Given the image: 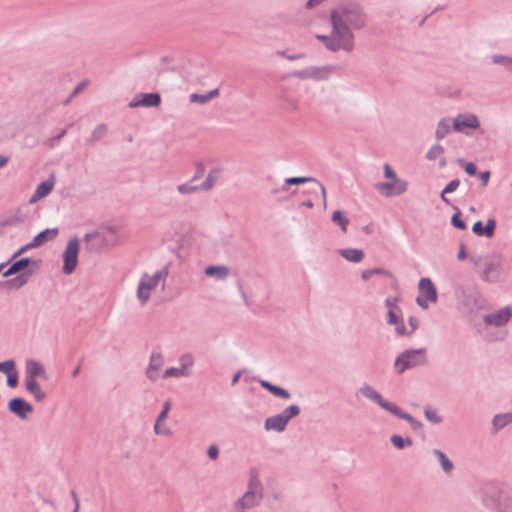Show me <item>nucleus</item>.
<instances>
[{
  "mask_svg": "<svg viewBox=\"0 0 512 512\" xmlns=\"http://www.w3.org/2000/svg\"><path fill=\"white\" fill-rule=\"evenodd\" d=\"M332 32L330 35H318L317 38L332 52L354 49V34L352 29L360 30L365 27L367 15L362 6L355 2H346L331 11Z\"/></svg>",
  "mask_w": 512,
  "mask_h": 512,
  "instance_id": "f257e3e1",
  "label": "nucleus"
},
{
  "mask_svg": "<svg viewBox=\"0 0 512 512\" xmlns=\"http://www.w3.org/2000/svg\"><path fill=\"white\" fill-rule=\"evenodd\" d=\"M426 348L406 349L395 359L394 365L398 374L406 370L426 365L428 360Z\"/></svg>",
  "mask_w": 512,
  "mask_h": 512,
  "instance_id": "f03ea898",
  "label": "nucleus"
},
{
  "mask_svg": "<svg viewBox=\"0 0 512 512\" xmlns=\"http://www.w3.org/2000/svg\"><path fill=\"white\" fill-rule=\"evenodd\" d=\"M480 279L489 284L503 283L508 275L503 270V260L498 254H491L490 259L485 263L479 272Z\"/></svg>",
  "mask_w": 512,
  "mask_h": 512,
  "instance_id": "7ed1b4c3",
  "label": "nucleus"
},
{
  "mask_svg": "<svg viewBox=\"0 0 512 512\" xmlns=\"http://www.w3.org/2000/svg\"><path fill=\"white\" fill-rule=\"evenodd\" d=\"M115 232V228H109L105 233L98 231L86 233L83 239L86 251L90 253H99L105 246L114 245L115 240L110 238V234H114Z\"/></svg>",
  "mask_w": 512,
  "mask_h": 512,
  "instance_id": "20e7f679",
  "label": "nucleus"
},
{
  "mask_svg": "<svg viewBox=\"0 0 512 512\" xmlns=\"http://www.w3.org/2000/svg\"><path fill=\"white\" fill-rule=\"evenodd\" d=\"M331 65L310 66L302 70L294 71L291 75L295 78L306 80L312 79L316 81L327 80L334 71Z\"/></svg>",
  "mask_w": 512,
  "mask_h": 512,
  "instance_id": "39448f33",
  "label": "nucleus"
},
{
  "mask_svg": "<svg viewBox=\"0 0 512 512\" xmlns=\"http://www.w3.org/2000/svg\"><path fill=\"white\" fill-rule=\"evenodd\" d=\"M79 255V240L74 237L68 241V244L63 252V267L62 271L66 275L72 274L78 264Z\"/></svg>",
  "mask_w": 512,
  "mask_h": 512,
  "instance_id": "423d86ee",
  "label": "nucleus"
},
{
  "mask_svg": "<svg viewBox=\"0 0 512 512\" xmlns=\"http://www.w3.org/2000/svg\"><path fill=\"white\" fill-rule=\"evenodd\" d=\"M418 289L420 295L416 298V303L421 308H428L427 301H431L436 303L438 300V294L436 287L434 286L432 280L430 278H421L418 283Z\"/></svg>",
  "mask_w": 512,
  "mask_h": 512,
  "instance_id": "0eeeda50",
  "label": "nucleus"
},
{
  "mask_svg": "<svg viewBox=\"0 0 512 512\" xmlns=\"http://www.w3.org/2000/svg\"><path fill=\"white\" fill-rule=\"evenodd\" d=\"M407 188L408 182L400 178L375 184V189L384 197L402 195L407 191Z\"/></svg>",
  "mask_w": 512,
  "mask_h": 512,
  "instance_id": "6e6552de",
  "label": "nucleus"
},
{
  "mask_svg": "<svg viewBox=\"0 0 512 512\" xmlns=\"http://www.w3.org/2000/svg\"><path fill=\"white\" fill-rule=\"evenodd\" d=\"M358 393H360L365 398L371 400L372 402L378 404L382 409L388 412H391V410L395 406V403L389 402L388 400L384 399L382 395L369 384H363L359 388Z\"/></svg>",
  "mask_w": 512,
  "mask_h": 512,
  "instance_id": "1a4fd4ad",
  "label": "nucleus"
},
{
  "mask_svg": "<svg viewBox=\"0 0 512 512\" xmlns=\"http://www.w3.org/2000/svg\"><path fill=\"white\" fill-rule=\"evenodd\" d=\"M480 127V121L475 114H459L453 119V130L465 133V129H477Z\"/></svg>",
  "mask_w": 512,
  "mask_h": 512,
  "instance_id": "9d476101",
  "label": "nucleus"
},
{
  "mask_svg": "<svg viewBox=\"0 0 512 512\" xmlns=\"http://www.w3.org/2000/svg\"><path fill=\"white\" fill-rule=\"evenodd\" d=\"M308 182H312L316 186V188L320 189L322 198H323V204H324V206H326V188L324 187V185L321 182H319L314 177L301 176V177L286 178L281 187V191L287 192L289 190V186L300 185V184H304V183H308Z\"/></svg>",
  "mask_w": 512,
  "mask_h": 512,
  "instance_id": "9b49d317",
  "label": "nucleus"
},
{
  "mask_svg": "<svg viewBox=\"0 0 512 512\" xmlns=\"http://www.w3.org/2000/svg\"><path fill=\"white\" fill-rule=\"evenodd\" d=\"M512 317V307L505 306L495 313L484 316V323L489 326L501 327L508 323Z\"/></svg>",
  "mask_w": 512,
  "mask_h": 512,
  "instance_id": "f8f14e48",
  "label": "nucleus"
},
{
  "mask_svg": "<svg viewBox=\"0 0 512 512\" xmlns=\"http://www.w3.org/2000/svg\"><path fill=\"white\" fill-rule=\"evenodd\" d=\"M161 103V96L157 92L141 93L136 96L128 106L130 108L136 107H157Z\"/></svg>",
  "mask_w": 512,
  "mask_h": 512,
  "instance_id": "ddd939ff",
  "label": "nucleus"
},
{
  "mask_svg": "<svg viewBox=\"0 0 512 512\" xmlns=\"http://www.w3.org/2000/svg\"><path fill=\"white\" fill-rule=\"evenodd\" d=\"M482 501L486 507L495 512H499V508L504 505V498L501 500V492L496 487L485 488Z\"/></svg>",
  "mask_w": 512,
  "mask_h": 512,
  "instance_id": "4468645a",
  "label": "nucleus"
},
{
  "mask_svg": "<svg viewBox=\"0 0 512 512\" xmlns=\"http://www.w3.org/2000/svg\"><path fill=\"white\" fill-rule=\"evenodd\" d=\"M8 409L22 420L27 419L29 414L32 413V405H30L24 399L18 397L9 401Z\"/></svg>",
  "mask_w": 512,
  "mask_h": 512,
  "instance_id": "2eb2a0df",
  "label": "nucleus"
},
{
  "mask_svg": "<svg viewBox=\"0 0 512 512\" xmlns=\"http://www.w3.org/2000/svg\"><path fill=\"white\" fill-rule=\"evenodd\" d=\"M263 499V494L254 493V491H246L242 497L236 500L233 505L245 510L257 507Z\"/></svg>",
  "mask_w": 512,
  "mask_h": 512,
  "instance_id": "dca6fc26",
  "label": "nucleus"
},
{
  "mask_svg": "<svg viewBox=\"0 0 512 512\" xmlns=\"http://www.w3.org/2000/svg\"><path fill=\"white\" fill-rule=\"evenodd\" d=\"M163 356L159 352H153L150 356V362L146 369V376L149 380L155 382L159 379V371L163 366Z\"/></svg>",
  "mask_w": 512,
  "mask_h": 512,
  "instance_id": "f3484780",
  "label": "nucleus"
},
{
  "mask_svg": "<svg viewBox=\"0 0 512 512\" xmlns=\"http://www.w3.org/2000/svg\"><path fill=\"white\" fill-rule=\"evenodd\" d=\"M56 183L54 174H51L45 181L40 183L34 192V202L44 198L51 193Z\"/></svg>",
  "mask_w": 512,
  "mask_h": 512,
  "instance_id": "a211bd4d",
  "label": "nucleus"
},
{
  "mask_svg": "<svg viewBox=\"0 0 512 512\" xmlns=\"http://www.w3.org/2000/svg\"><path fill=\"white\" fill-rule=\"evenodd\" d=\"M171 409V402L167 400L163 404L162 411L159 413L155 425H154V432L157 435H165L170 436L172 434L171 430L169 428L160 429V423H162L168 416V413Z\"/></svg>",
  "mask_w": 512,
  "mask_h": 512,
  "instance_id": "6ab92c4d",
  "label": "nucleus"
},
{
  "mask_svg": "<svg viewBox=\"0 0 512 512\" xmlns=\"http://www.w3.org/2000/svg\"><path fill=\"white\" fill-rule=\"evenodd\" d=\"M257 381L262 388L269 391L275 397L285 399V400L290 399L291 394L288 390H286L280 386H277V385H275L267 380H264V379H258Z\"/></svg>",
  "mask_w": 512,
  "mask_h": 512,
  "instance_id": "aec40b11",
  "label": "nucleus"
},
{
  "mask_svg": "<svg viewBox=\"0 0 512 512\" xmlns=\"http://www.w3.org/2000/svg\"><path fill=\"white\" fill-rule=\"evenodd\" d=\"M392 415L400 418V419H403L405 421H407L411 428L414 430V431H419L420 429H422L423 427V424L417 420L416 418H414L411 414L403 411L399 406H397L395 404V406L393 407V409L391 410L390 412Z\"/></svg>",
  "mask_w": 512,
  "mask_h": 512,
  "instance_id": "412c9836",
  "label": "nucleus"
},
{
  "mask_svg": "<svg viewBox=\"0 0 512 512\" xmlns=\"http://www.w3.org/2000/svg\"><path fill=\"white\" fill-rule=\"evenodd\" d=\"M286 424L279 414L266 418L264 428L267 431L283 432L286 429Z\"/></svg>",
  "mask_w": 512,
  "mask_h": 512,
  "instance_id": "4be33fe9",
  "label": "nucleus"
},
{
  "mask_svg": "<svg viewBox=\"0 0 512 512\" xmlns=\"http://www.w3.org/2000/svg\"><path fill=\"white\" fill-rule=\"evenodd\" d=\"M59 231L58 228H48L40 233H38L36 236H34L33 245L35 247H39L43 245L44 243L54 239L58 235Z\"/></svg>",
  "mask_w": 512,
  "mask_h": 512,
  "instance_id": "5701e85b",
  "label": "nucleus"
},
{
  "mask_svg": "<svg viewBox=\"0 0 512 512\" xmlns=\"http://www.w3.org/2000/svg\"><path fill=\"white\" fill-rule=\"evenodd\" d=\"M453 130V119L442 118L436 127L435 138L440 141Z\"/></svg>",
  "mask_w": 512,
  "mask_h": 512,
  "instance_id": "b1692460",
  "label": "nucleus"
},
{
  "mask_svg": "<svg viewBox=\"0 0 512 512\" xmlns=\"http://www.w3.org/2000/svg\"><path fill=\"white\" fill-rule=\"evenodd\" d=\"M108 133V126L104 123L97 125L91 135L87 138L86 143L89 146H94L98 141L103 139Z\"/></svg>",
  "mask_w": 512,
  "mask_h": 512,
  "instance_id": "393cba45",
  "label": "nucleus"
},
{
  "mask_svg": "<svg viewBox=\"0 0 512 512\" xmlns=\"http://www.w3.org/2000/svg\"><path fill=\"white\" fill-rule=\"evenodd\" d=\"M221 173H222V169L220 167L212 168L209 171L206 179L200 185V188H202L203 191L211 190L214 187V185L216 184V182L218 181Z\"/></svg>",
  "mask_w": 512,
  "mask_h": 512,
  "instance_id": "a878e982",
  "label": "nucleus"
},
{
  "mask_svg": "<svg viewBox=\"0 0 512 512\" xmlns=\"http://www.w3.org/2000/svg\"><path fill=\"white\" fill-rule=\"evenodd\" d=\"M168 275L167 268L156 271L151 277L148 274H144L142 278H145L146 286L148 290L156 288L160 280H165Z\"/></svg>",
  "mask_w": 512,
  "mask_h": 512,
  "instance_id": "bb28decb",
  "label": "nucleus"
},
{
  "mask_svg": "<svg viewBox=\"0 0 512 512\" xmlns=\"http://www.w3.org/2000/svg\"><path fill=\"white\" fill-rule=\"evenodd\" d=\"M339 254L349 262L359 263L364 258V252L361 249L346 248L339 250Z\"/></svg>",
  "mask_w": 512,
  "mask_h": 512,
  "instance_id": "cd10ccee",
  "label": "nucleus"
},
{
  "mask_svg": "<svg viewBox=\"0 0 512 512\" xmlns=\"http://www.w3.org/2000/svg\"><path fill=\"white\" fill-rule=\"evenodd\" d=\"M408 323L410 326V330H407L404 323H400V325H398L395 328L396 333L401 336H411L418 329L419 321L416 317L410 316L408 319Z\"/></svg>",
  "mask_w": 512,
  "mask_h": 512,
  "instance_id": "c85d7f7f",
  "label": "nucleus"
},
{
  "mask_svg": "<svg viewBox=\"0 0 512 512\" xmlns=\"http://www.w3.org/2000/svg\"><path fill=\"white\" fill-rule=\"evenodd\" d=\"M30 263L29 258H21L15 262H13L10 267L3 273L4 277H8L13 274H18L24 271Z\"/></svg>",
  "mask_w": 512,
  "mask_h": 512,
  "instance_id": "c756f323",
  "label": "nucleus"
},
{
  "mask_svg": "<svg viewBox=\"0 0 512 512\" xmlns=\"http://www.w3.org/2000/svg\"><path fill=\"white\" fill-rule=\"evenodd\" d=\"M247 491H254V493L263 494L262 484L256 469H251L250 471Z\"/></svg>",
  "mask_w": 512,
  "mask_h": 512,
  "instance_id": "7c9ffc66",
  "label": "nucleus"
},
{
  "mask_svg": "<svg viewBox=\"0 0 512 512\" xmlns=\"http://www.w3.org/2000/svg\"><path fill=\"white\" fill-rule=\"evenodd\" d=\"M205 274L209 277L216 276L219 279H225L229 274V269L224 265L208 266L205 269Z\"/></svg>",
  "mask_w": 512,
  "mask_h": 512,
  "instance_id": "2f4dec72",
  "label": "nucleus"
},
{
  "mask_svg": "<svg viewBox=\"0 0 512 512\" xmlns=\"http://www.w3.org/2000/svg\"><path fill=\"white\" fill-rule=\"evenodd\" d=\"M433 454L438 458L443 471L449 474L454 468L452 461L440 449H434Z\"/></svg>",
  "mask_w": 512,
  "mask_h": 512,
  "instance_id": "473e14b6",
  "label": "nucleus"
},
{
  "mask_svg": "<svg viewBox=\"0 0 512 512\" xmlns=\"http://www.w3.org/2000/svg\"><path fill=\"white\" fill-rule=\"evenodd\" d=\"M300 413H301L300 407L296 404H292V405L287 406L281 413H279V415L281 416V418L284 420L285 424L287 425L291 419L299 416Z\"/></svg>",
  "mask_w": 512,
  "mask_h": 512,
  "instance_id": "72a5a7b5",
  "label": "nucleus"
},
{
  "mask_svg": "<svg viewBox=\"0 0 512 512\" xmlns=\"http://www.w3.org/2000/svg\"><path fill=\"white\" fill-rule=\"evenodd\" d=\"M509 423H512V421L509 418L508 413L495 415L492 420V427L494 432H498L499 430L507 426Z\"/></svg>",
  "mask_w": 512,
  "mask_h": 512,
  "instance_id": "f704fd0d",
  "label": "nucleus"
},
{
  "mask_svg": "<svg viewBox=\"0 0 512 512\" xmlns=\"http://www.w3.org/2000/svg\"><path fill=\"white\" fill-rule=\"evenodd\" d=\"M331 220L334 224L338 225L342 232L347 231V226L349 225V219L343 214L342 211L336 210L333 212Z\"/></svg>",
  "mask_w": 512,
  "mask_h": 512,
  "instance_id": "c9c22d12",
  "label": "nucleus"
},
{
  "mask_svg": "<svg viewBox=\"0 0 512 512\" xmlns=\"http://www.w3.org/2000/svg\"><path fill=\"white\" fill-rule=\"evenodd\" d=\"M390 441L393 446L399 450H402L406 447L412 446L413 440L410 437L403 438L398 434H394L390 437Z\"/></svg>",
  "mask_w": 512,
  "mask_h": 512,
  "instance_id": "e433bc0d",
  "label": "nucleus"
},
{
  "mask_svg": "<svg viewBox=\"0 0 512 512\" xmlns=\"http://www.w3.org/2000/svg\"><path fill=\"white\" fill-rule=\"evenodd\" d=\"M150 291L145 283V278H141L137 288V298L141 304H145L150 298Z\"/></svg>",
  "mask_w": 512,
  "mask_h": 512,
  "instance_id": "4c0bfd02",
  "label": "nucleus"
},
{
  "mask_svg": "<svg viewBox=\"0 0 512 512\" xmlns=\"http://www.w3.org/2000/svg\"><path fill=\"white\" fill-rule=\"evenodd\" d=\"M374 275L391 276V273L388 270H385L380 267H376V268L364 270L361 274V278L364 281H368Z\"/></svg>",
  "mask_w": 512,
  "mask_h": 512,
  "instance_id": "58836bf2",
  "label": "nucleus"
},
{
  "mask_svg": "<svg viewBox=\"0 0 512 512\" xmlns=\"http://www.w3.org/2000/svg\"><path fill=\"white\" fill-rule=\"evenodd\" d=\"M386 322L388 325H394L395 328L400 325V323H404L402 319V311L399 312L398 310H388L387 311V318Z\"/></svg>",
  "mask_w": 512,
  "mask_h": 512,
  "instance_id": "ea45409f",
  "label": "nucleus"
},
{
  "mask_svg": "<svg viewBox=\"0 0 512 512\" xmlns=\"http://www.w3.org/2000/svg\"><path fill=\"white\" fill-rule=\"evenodd\" d=\"M492 62L497 65H502L512 72V57L496 54L492 56Z\"/></svg>",
  "mask_w": 512,
  "mask_h": 512,
  "instance_id": "a19ab883",
  "label": "nucleus"
},
{
  "mask_svg": "<svg viewBox=\"0 0 512 512\" xmlns=\"http://www.w3.org/2000/svg\"><path fill=\"white\" fill-rule=\"evenodd\" d=\"M491 254L485 255H473L470 256L469 260L479 272L483 269L485 263L490 259Z\"/></svg>",
  "mask_w": 512,
  "mask_h": 512,
  "instance_id": "79ce46f5",
  "label": "nucleus"
},
{
  "mask_svg": "<svg viewBox=\"0 0 512 512\" xmlns=\"http://www.w3.org/2000/svg\"><path fill=\"white\" fill-rule=\"evenodd\" d=\"M453 209L455 210V213L451 217V224L460 230H465L467 228V225L465 221L461 218V212L458 207L453 206Z\"/></svg>",
  "mask_w": 512,
  "mask_h": 512,
  "instance_id": "37998d69",
  "label": "nucleus"
},
{
  "mask_svg": "<svg viewBox=\"0 0 512 512\" xmlns=\"http://www.w3.org/2000/svg\"><path fill=\"white\" fill-rule=\"evenodd\" d=\"M189 375H190V372L184 371L181 367H170L165 370L163 377L164 378L187 377Z\"/></svg>",
  "mask_w": 512,
  "mask_h": 512,
  "instance_id": "c03bdc74",
  "label": "nucleus"
},
{
  "mask_svg": "<svg viewBox=\"0 0 512 512\" xmlns=\"http://www.w3.org/2000/svg\"><path fill=\"white\" fill-rule=\"evenodd\" d=\"M28 279H29V275L22 273V274H18L16 277L10 279L8 281V284L11 288L18 289V288L22 287L24 284H26L28 282Z\"/></svg>",
  "mask_w": 512,
  "mask_h": 512,
  "instance_id": "a18cd8bd",
  "label": "nucleus"
},
{
  "mask_svg": "<svg viewBox=\"0 0 512 512\" xmlns=\"http://www.w3.org/2000/svg\"><path fill=\"white\" fill-rule=\"evenodd\" d=\"M192 182L189 183H183L177 186V191L180 194L186 195V194H193L198 191H203L202 188H200V185H192Z\"/></svg>",
  "mask_w": 512,
  "mask_h": 512,
  "instance_id": "49530a36",
  "label": "nucleus"
},
{
  "mask_svg": "<svg viewBox=\"0 0 512 512\" xmlns=\"http://www.w3.org/2000/svg\"><path fill=\"white\" fill-rule=\"evenodd\" d=\"M444 153V147L440 144H434L430 147L428 152L426 153V158L430 161H433L440 156H442Z\"/></svg>",
  "mask_w": 512,
  "mask_h": 512,
  "instance_id": "de8ad7c7",
  "label": "nucleus"
},
{
  "mask_svg": "<svg viewBox=\"0 0 512 512\" xmlns=\"http://www.w3.org/2000/svg\"><path fill=\"white\" fill-rule=\"evenodd\" d=\"M179 363H180V367L184 371H189V369L194 364V357H193V355L191 353H185V354L180 356Z\"/></svg>",
  "mask_w": 512,
  "mask_h": 512,
  "instance_id": "09e8293b",
  "label": "nucleus"
},
{
  "mask_svg": "<svg viewBox=\"0 0 512 512\" xmlns=\"http://www.w3.org/2000/svg\"><path fill=\"white\" fill-rule=\"evenodd\" d=\"M424 415L426 419L433 424H438L442 422V417L439 416L438 413L435 410L431 409L430 407H425Z\"/></svg>",
  "mask_w": 512,
  "mask_h": 512,
  "instance_id": "8fccbe9b",
  "label": "nucleus"
},
{
  "mask_svg": "<svg viewBox=\"0 0 512 512\" xmlns=\"http://www.w3.org/2000/svg\"><path fill=\"white\" fill-rule=\"evenodd\" d=\"M25 387L27 391L32 392V360L26 361Z\"/></svg>",
  "mask_w": 512,
  "mask_h": 512,
  "instance_id": "3c124183",
  "label": "nucleus"
},
{
  "mask_svg": "<svg viewBox=\"0 0 512 512\" xmlns=\"http://www.w3.org/2000/svg\"><path fill=\"white\" fill-rule=\"evenodd\" d=\"M205 165L202 162H196L195 164V173L193 177L191 178L190 182H195L199 179H201L205 174Z\"/></svg>",
  "mask_w": 512,
  "mask_h": 512,
  "instance_id": "603ef678",
  "label": "nucleus"
},
{
  "mask_svg": "<svg viewBox=\"0 0 512 512\" xmlns=\"http://www.w3.org/2000/svg\"><path fill=\"white\" fill-rule=\"evenodd\" d=\"M399 301V297H387L385 299V306L387 307L388 310H398L399 312H401V308L398 306Z\"/></svg>",
  "mask_w": 512,
  "mask_h": 512,
  "instance_id": "864d4df0",
  "label": "nucleus"
},
{
  "mask_svg": "<svg viewBox=\"0 0 512 512\" xmlns=\"http://www.w3.org/2000/svg\"><path fill=\"white\" fill-rule=\"evenodd\" d=\"M15 369V362L13 360H6L0 362V372L8 375L12 370Z\"/></svg>",
  "mask_w": 512,
  "mask_h": 512,
  "instance_id": "5fc2aeb1",
  "label": "nucleus"
},
{
  "mask_svg": "<svg viewBox=\"0 0 512 512\" xmlns=\"http://www.w3.org/2000/svg\"><path fill=\"white\" fill-rule=\"evenodd\" d=\"M6 384L11 388H14L17 386L18 373H17L16 369L12 370L8 375H6Z\"/></svg>",
  "mask_w": 512,
  "mask_h": 512,
  "instance_id": "6e6d98bb",
  "label": "nucleus"
},
{
  "mask_svg": "<svg viewBox=\"0 0 512 512\" xmlns=\"http://www.w3.org/2000/svg\"><path fill=\"white\" fill-rule=\"evenodd\" d=\"M495 228H496V220L494 218H489L485 225L487 238L493 237V235L495 233Z\"/></svg>",
  "mask_w": 512,
  "mask_h": 512,
  "instance_id": "4d7b16f0",
  "label": "nucleus"
},
{
  "mask_svg": "<svg viewBox=\"0 0 512 512\" xmlns=\"http://www.w3.org/2000/svg\"><path fill=\"white\" fill-rule=\"evenodd\" d=\"M472 232L477 236H485L486 237V230L485 226L483 225L482 221H477L472 226Z\"/></svg>",
  "mask_w": 512,
  "mask_h": 512,
  "instance_id": "13d9d810",
  "label": "nucleus"
},
{
  "mask_svg": "<svg viewBox=\"0 0 512 512\" xmlns=\"http://www.w3.org/2000/svg\"><path fill=\"white\" fill-rule=\"evenodd\" d=\"M46 397L39 384L34 380V400L40 402Z\"/></svg>",
  "mask_w": 512,
  "mask_h": 512,
  "instance_id": "bf43d9fd",
  "label": "nucleus"
},
{
  "mask_svg": "<svg viewBox=\"0 0 512 512\" xmlns=\"http://www.w3.org/2000/svg\"><path fill=\"white\" fill-rule=\"evenodd\" d=\"M499 512H512V496L506 495L504 497V505L499 508Z\"/></svg>",
  "mask_w": 512,
  "mask_h": 512,
  "instance_id": "052dcab7",
  "label": "nucleus"
},
{
  "mask_svg": "<svg viewBox=\"0 0 512 512\" xmlns=\"http://www.w3.org/2000/svg\"><path fill=\"white\" fill-rule=\"evenodd\" d=\"M190 101L200 103V104H205V103L209 102L206 93L205 94L193 93L190 95Z\"/></svg>",
  "mask_w": 512,
  "mask_h": 512,
  "instance_id": "680f3d73",
  "label": "nucleus"
},
{
  "mask_svg": "<svg viewBox=\"0 0 512 512\" xmlns=\"http://www.w3.org/2000/svg\"><path fill=\"white\" fill-rule=\"evenodd\" d=\"M460 185V181L458 179H454L450 181L443 189L444 193H452L457 190Z\"/></svg>",
  "mask_w": 512,
  "mask_h": 512,
  "instance_id": "e2e57ef3",
  "label": "nucleus"
},
{
  "mask_svg": "<svg viewBox=\"0 0 512 512\" xmlns=\"http://www.w3.org/2000/svg\"><path fill=\"white\" fill-rule=\"evenodd\" d=\"M384 176L390 180L397 179V175L395 171L391 168L389 164H384Z\"/></svg>",
  "mask_w": 512,
  "mask_h": 512,
  "instance_id": "0e129e2a",
  "label": "nucleus"
},
{
  "mask_svg": "<svg viewBox=\"0 0 512 512\" xmlns=\"http://www.w3.org/2000/svg\"><path fill=\"white\" fill-rule=\"evenodd\" d=\"M207 455L210 459L216 460L219 456V449L216 445H211L208 447Z\"/></svg>",
  "mask_w": 512,
  "mask_h": 512,
  "instance_id": "69168bd1",
  "label": "nucleus"
},
{
  "mask_svg": "<svg viewBox=\"0 0 512 512\" xmlns=\"http://www.w3.org/2000/svg\"><path fill=\"white\" fill-rule=\"evenodd\" d=\"M464 169L469 176H475L477 174V167L473 162L465 163Z\"/></svg>",
  "mask_w": 512,
  "mask_h": 512,
  "instance_id": "338daca9",
  "label": "nucleus"
},
{
  "mask_svg": "<svg viewBox=\"0 0 512 512\" xmlns=\"http://www.w3.org/2000/svg\"><path fill=\"white\" fill-rule=\"evenodd\" d=\"M61 142V139L60 137H58L57 135L54 136V137H51V138H48L47 140H45L44 144L49 147V148H54L56 147L59 143Z\"/></svg>",
  "mask_w": 512,
  "mask_h": 512,
  "instance_id": "774afa93",
  "label": "nucleus"
}]
</instances>
